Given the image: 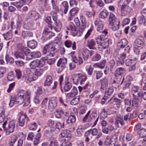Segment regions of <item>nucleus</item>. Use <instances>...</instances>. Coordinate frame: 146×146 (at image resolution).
Here are the masks:
<instances>
[{"mask_svg": "<svg viewBox=\"0 0 146 146\" xmlns=\"http://www.w3.org/2000/svg\"><path fill=\"white\" fill-rule=\"evenodd\" d=\"M78 8L75 7L72 9L70 11V15H72V16H75V15L78 12Z\"/></svg>", "mask_w": 146, "mask_h": 146, "instance_id": "obj_64", "label": "nucleus"}, {"mask_svg": "<svg viewBox=\"0 0 146 146\" xmlns=\"http://www.w3.org/2000/svg\"><path fill=\"white\" fill-rule=\"evenodd\" d=\"M25 0H21L14 3V5L17 8L21 7L25 4Z\"/></svg>", "mask_w": 146, "mask_h": 146, "instance_id": "obj_40", "label": "nucleus"}, {"mask_svg": "<svg viewBox=\"0 0 146 146\" xmlns=\"http://www.w3.org/2000/svg\"><path fill=\"white\" fill-rule=\"evenodd\" d=\"M128 3L127 0H121L119 1V5L121 8V16H125L127 14L129 8L127 5Z\"/></svg>", "mask_w": 146, "mask_h": 146, "instance_id": "obj_5", "label": "nucleus"}, {"mask_svg": "<svg viewBox=\"0 0 146 146\" xmlns=\"http://www.w3.org/2000/svg\"><path fill=\"white\" fill-rule=\"evenodd\" d=\"M126 54L125 53H123L121 54L119 56H116L115 57L116 61V65L120 66L124 64V60L126 57Z\"/></svg>", "mask_w": 146, "mask_h": 146, "instance_id": "obj_9", "label": "nucleus"}, {"mask_svg": "<svg viewBox=\"0 0 146 146\" xmlns=\"http://www.w3.org/2000/svg\"><path fill=\"white\" fill-rule=\"evenodd\" d=\"M76 121V117L74 115H71L66 120L67 123L71 125L74 123Z\"/></svg>", "mask_w": 146, "mask_h": 146, "instance_id": "obj_30", "label": "nucleus"}, {"mask_svg": "<svg viewBox=\"0 0 146 146\" xmlns=\"http://www.w3.org/2000/svg\"><path fill=\"white\" fill-rule=\"evenodd\" d=\"M101 87V89L106 90L108 87V81L106 78H104L100 80Z\"/></svg>", "mask_w": 146, "mask_h": 146, "instance_id": "obj_24", "label": "nucleus"}, {"mask_svg": "<svg viewBox=\"0 0 146 146\" xmlns=\"http://www.w3.org/2000/svg\"><path fill=\"white\" fill-rule=\"evenodd\" d=\"M64 122H63L62 123V124L60 122H57L55 124V127L54 128V129H57L58 130H60L62 128L64 127Z\"/></svg>", "mask_w": 146, "mask_h": 146, "instance_id": "obj_46", "label": "nucleus"}, {"mask_svg": "<svg viewBox=\"0 0 146 146\" xmlns=\"http://www.w3.org/2000/svg\"><path fill=\"white\" fill-rule=\"evenodd\" d=\"M124 80V78L121 76H115L114 80L111 81L112 86L116 89L118 88L119 86L122 84Z\"/></svg>", "mask_w": 146, "mask_h": 146, "instance_id": "obj_8", "label": "nucleus"}, {"mask_svg": "<svg viewBox=\"0 0 146 146\" xmlns=\"http://www.w3.org/2000/svg\"><path fill=\"white\" fill-rule=\"evenodd\" d=\"M59 81L60 86L62 84L64 85V89L65 92H67L72 88V84L69 81V78L68 77H66L64 80L63 75H61L59 78Z\"/></svg>", "mask_w": 146, "mask_h": 146, "instance_id": "obj_3", "label": "nucleus"}, {"mask_svg": "<svg viewBox=\"0 0 146 146\" xmlns=\"http://www.w3.org/2000/svg\"><path fill=\"white\" fill-rule=\"evenodd\" d=\"M32 53V56L34 58H39L41 56V54L40 52H33Z\"/></svg>", "mask_w": 146, "mask_h": 146, "instance_id": "obj_59", "label": "nucleus"}, {"mask_svg": "<svg viewBox=\"0 0 146 146\" xmlns=\"http://www.w3.org/2000/svg\"><path fill=\"white\" fill-rule=\"evenodd\" d=\"M48 109L51 111L55 109L57 106V101L56 97H52L49 101Z\"/></svg>", "mask_w": 146, "mask_h": 146, "instance_id": "obj_11", "label": "nucleus"}, {"mask_svg": "<svg viewBox=\"0 0 146 146\" xmlns=\"http://www.w3.org/2000/svg\"><path fill=\"white\" fill-rule=\"evenodd\" d=\"M108 15V11L106 10L102 11L100 14V17L102 19L106 18Z\"/></svg>", "mask_w": 146, "mask_h": 146, "instance_id": "obj_44", "label": "nucleus"}, {"mask_svg": "<svg viewBox=\"0 0 146 146\" xmlns=\"http://www.w3.org/2000/svg\"><path fill=\"white\" fill-rule=\"evenodd\" d=\"M18 50L15 53V55L17 58L24 59L25 58V55H27L30 52V50L27 47L23 46L21 44L17 45Z\"/></svg>", "mask_w": 146, "mask_h": 146, "instance_id": "obj_2", "label": "nucleus"}, {"mask_svg": "<svg viewBox=\"0 0 146 146\" xmlns=\"http://www.w3.org/2000/svg\"><path fill=\"white\" fill-rule=\"evenodd\" d=\"M47 124L48 126L51 128H52L54 129L55 127V125L54 121L51 119H49L47 121Z\"/></svg>", "mask_w": 146, "mask_h": 146, "instance_id": "obj_55", "label": "nucleus"}, {"mask_svg": "<svg viewBox=\"0 0 146 146\" xmlns=\"http://www.w3.org/2000/svg\"><path fill=\"white\" fill-rule=\"evenodd\" d=\"M51 44H46L44 47L43 50V53L44 54H46L47 56H50L51 57L54 56V52L52 53L50 52V50Z\"/></svg>", "mask_w": 146, "mask_h": 146, "instance_id": "obj_14", "label": "nucleus"}, {"mask_svg": "<svg viewBox=\"0 0 146 146\" xmlns=\"http://www.w3.org/2000/svg\"><path fill=\"white\" fill-rule=\"evenodd\" d=\"M115 120V124L117 127H119V124L121 126H123L124 125V121L123 119V117L120 115H117Z\"/></svg>", "mask_w": 146, "mask_h": 146, "instance_id": "obj_15", "label": "nucleus"}, {"mask_svg": "<svg viewBox=\"0 0 146 146\" xmlns=\"http://www.w3.org/2000/svg\"><path fill=\"white\" fill-rule=\"evenodd\" d=\"M40 134L38 133L36 135V137L32 141H33V144L35 145H37L40 142Z\"/></svg>", "mask_w": 146, "mask_h": 146, "instance_id": "obj_39", "label": "nucleus"}, {"mask_svg": "<svg viewBox=\"0 0 146 146\" xmlns=\"http://www.w3.org/2000/svg\"><path fill=\"white\" fill-rule=\"evenodd\" d=\"M4 38L6 40H9L12 38L13 37V34L12 31L10 30L5 33L3 34Z\"/></svg>", "mask_w": 146, "mask_h": 146, "instance_id": "obj_34", "label": "nucleus"}, {"mask_svg": "<svg viewBox=\"0 0 146 146\" xmlns=\"http://www.w3.org/2000/svg\"><path fill=\"white\" fill-rule=\"evenodd\" d=\"M101 58V56L100 54H96L94 55L92 58V60L93 61H97L99 60Z\"/></svg>", "mask_w": 146, "mask_h": 146, "instance_id": "obj_56", "label": "nucleus"}, {"mask_svg": "<svg viewBox=\"0 0 146 146\" xmlns=\"http://www.w3.org/2000/svg\"><path fill=\"white\" fill-rule=\"evenodd\" d=\"M97 30L98 31L100 32H102L104 33L105 35H106L108 33L107 31V30H105L104 31H102L104 27L103 24L97 26Z\"/></svg>", "mask_w": 146, "mask_h": 146, "instance_id": "obj_47", "label": "nucleus"}, {"mask_svg": "<svg viewBox=\"0 0 146 146\" xmlns=\"http://www.w3.org/2000/svg\"><path fill=\"white\" fill-rule=\"evenodd\" d=\"M105 38V36L103 35H101L98 36L96 39L97 43L98 44H100L99 45L101 46L102 42Z\"/></svg>", "mask_w": 146, "mask_h": 146, "instance_id": "obj_42", "label": "nucleus"}, {"mask_svg": "<svg viewBox=\"0 0 146 146\" xmlns=\"http://www.w3.org/2000/svg\"><path fill=\"white\" fill-rule=\"evenodd\" d=\"M31 72H32L37 78L38 76H40L42 74L43 70L40 68H37L33 69L31 70Z\"/></svg>", "mask_w": 146, "mask_h": 146, "instance_id": "obj_22", "label": "nucleus"}, {"mask_svg": "<svg viewBox=\"0 0 146 146\" xmlns=\"http://www.w3.org/2000/svg\"><path fill=\"white\" fill-rule=\"evenodd\" d=\"M80 74H73L71 78V79L74 84H77L79 83L80 80Z\"/></svg>", "mask_w": 146, "mask_h": 146, "instance_id": "obj_26", "label": "nucleus"}, {"mask_svg": "<svg viewBox=\"0 0 146 146\" xmlns=\"http://www.w3.org/2000/svg\"><path fill=\"white\" fill-rule=\"evenodd\" d=\"M125 64L126 66H129L128 69L129 72L134 70L135 69V61L134 60L127 59L125 61Z\"/></svg>", "mask_w": 146, "mask_h": 146, "instance_id": "obj_10", "label": "nucleus"}, {"mask_svg": "<svg viewBox=\"0 0 146 146\" xmlns=\"http://www.w3.org/2000/svg\"><path fill=\"white\" fill-rule=\"evenodd\" d=\"M22 22L19 20L16 22L14 20H12L11 22V27L13 30H15V34L19 35L20 34V30Z\"/></svg>", "mask_w": 146, "mask_h": 146, "instance_id": "obj_4", "label": "nucleus"}, {"mask_svg": "<svg viewBox=\"0 0 146 146\" xmlns=\"http://www.w3.org/2000/svg\"><path fill=\"white\" fill-rule=\"evenodd\" d=\"M105 91V96H110L113 93V90L112 87H110L107 89L106 88Z\"/></svg>", "mask_w": 146, "mask_h": 146, "instance_id": "obj_53", "label": "nucleus"}, {"mask_svg": "<svg viewBox=\"0 0 146 146\" xmlns=\"http://www.w3.org/2000/svg\"><path fill=\"white\" fill-rule=\"evenodd\" d=\"M54 34H55L53 32L46 29L43 31L42 37L44 39L47 40L54 36Z\"/></svg>", "mask_w": 146, "mask_h": 146, "instance_id": "obj_13", "label": "nucleus"}, {"mask_svg": "<svg viewBox=\"0 0 146 146\" xmlns=\"http://www.w3.org/2000/svg\"><path fill=\"white\" fill-rule=\"evenodd\" d=\"M61 135L62 137H65L64 140L65 141H68L71 137V134L69 131L66 130H63L61 133Z\"/></svg>", "mask_w": 146, "mask_h": 146, "instance_id": "obj_17", "label": "nucleus"}, {"mask_svg": "<svg viewBox=\"0 0 146 146\" xmlns=\"http://www.w3.org/2000/svg\"><path fill=\"white\" fill-rule=\"evenodd\" d=\"M32 23H30L28 20V21H26L24 23L23 27L25 29L29 30L32 28Z\"/></svg>", "mask_w": 146, "mask_h": 146, "instance_id": "obj_45", "label": "nucleus"}, {"mask_svg": "<svg viewBox=\"0 0 146 146\" xmlns=\"http://www.w3.org/2000/svg\"><path fill=\"white\" fill-rule=\"evenodd\" d=\"M122 101L119 99L116 98L111 97L108 101L109 103V106L110 108H115L116 107L119 108L121 104Z\"/></svg>", "mask_w": 146, "mask_h": 146, "instance_id": "obj_7", "label": "nucleus"}, {"mask_svg": "<svg viewBox=\"0 0 146 146\" xmlns=\"http://www.w3.org/2000/svg\"><path fill=\"white\" fill-rule=\"evenodd\" d=\"M109 39L107 38H105L101 43V46L104 49H106L108 48L109 46Z\"/></svg>", "mask_w": 146, "mask_h": 146, "instance_id": "obj_37", "label": "nucleus"}, {"mask_svg": "<svg viewBox=\"0 0 146 146\" xmlns=\"http://www.w3.org/2000/svg\"><path fill=\"white\" fill-rule=\"evenodd\" d=\"M22 35L24 38H25L33 36V33L29 31H23L22 32Z\"/></svg>", "mask_w": 146, "mask_h": 146, "instance_id": "obj_38", "label": "nucleus"}, {"mask_svg": "<svg viewBox=\"0 0 146 146\" xmlns=\"http://www.w3.org/2000/svg\"><path fill=\"white\" fill-rule=\"evenodd\" d=\"M73 62L75 63H77L78 62L79 64L80 65L83 63V60L81 57L80 56H79L78 57H76L74 59H73Z\"/></svg>", "mask_w": 146, "mask_h": 146, "instance_id": "obj_50", "label": "nucleus"}, {"mask_svg": "<svg viewBox=\"0 0 146 146\" xmlns=\"http://www.w3.org/2000/svg\"><path fill=\"white\" fill-rule=\"evenodd\" d=\"M80 82L81 85L82 86V84H84V82L87 79V77L86 76L84 75H82L80 74Z\"/></svg>", "mask_w": 146, "mask_h": 146, "instance_id": "obj_57", "label": "nucleus"}, {"mask_svg": "<svg viewBox=\"0 0 146 146\" xmlns=\"http://www.w3.org/2000/svg\"><path fill=\"white\" fill-rule=\"evenodd\" d=\"M35 137H36V135L33 133L31 132L29 133L28 135V137L27 139L28 140H31L32 141Z\"/></svg>", "mask_w": 146, "mask_h": 146, "instance_id": "obj_63", "label": "nucleus"}, {"mask_svg": "<svg viewBox=\"0 0 146 146\" xmlns=\"http://www.w3.org/2000/svg\"><path fill=\"white\" fill-rule=\"evenodd\" d=\"M96 44V42L93 39L89 40H87V46L90 49H95L94 46Z\"/></svg>", "mask_w": 146, "mask_h": 146, "instance_id": "obj_29", "label": "nucleus"}, {"mask_svg": "<svg viewBox=\"0 0 146 146\" xmlns=\"http://www.w3.org/2000/svg\"><path fill=\"white\" fill-rule=\"evenodd\" d=\"M30 94L27 92L24 93L22 90L19 92L15 97V102L19 104L24 103L23 105L26 106L29 105L30 103Z\"/></svg>", "mask_w": 146, "mask_h": 146, "instance_id": "obj_1", "label": "nucleus"}, {"mask_svg": "<svg viewBox=\"0 0 146 146\" xmlns=\"http://www.w3.org/2000/svg\"><path fill=\"white\" fill-rule=\"evenodd\" d=\"M57 15L56 13H54L52 15L53 20L54 21L53 26H50V29L52 30L53 27L54 28L55 30L57 32L60 31L62 27V23L59 21L57 20Z\"/></svg>", "mask_w": 146, "mask_h": 146, "instance_id": "obj_6", "label": "nucleus"}, {"mask_svg": "<svg viewBox=\"0 0 146 146\" xmlns=\"http://www.w3.org/2000/svg\"><path fill=\"white\" fill-rule=\"evenodd\" d=\"M139 100L137 98H134L131 102V106L137 107Z\"/></svg>", "mask_w": 146, "mask_h": 146, "instance_id": "obj_48", "label": "nucleus"}, {"mask_svg": "<svg viewBox=\"0 0 146 146\" xmlns=\"http://www.w3.org/2000/svg\"><path fill=\"white\" fill-rule=\"evenodd\" d=\"M107 117V113L105 109H104L100 114V117L101 119H105Z\"/></svg>", "mask_w": 146, "mask_h": 146, "instance_id": "obj_58", "label": "nucleus"}, {"mask_svg": "<svg viewBox=\"0 0 146 146\" xmlns=\"http://www.w3.org/2000/svg\"><path fill=\"white\" fill-rule=\"evenodd\" d=\"M64 7V13L66 14L68 10V2L66 1H64L62 3Z\"/></svg>", "mask_w": 146, "mask_h": 146, "instance_id": "obj_54", "label": "nucleus"}, {"mask_svg": "<svg viewBox=\"0 0 146 146\" xmlns=\"http://www.w3.org/2000/svg\"><path fill=\"white\" fill-rule=\"evenodd\" d=\"M36 78V77L35 76L32 72H31V73H29L28 75L27 81V82H31L32 81L35 80Z\"/></svg>", "mask_w": 146, "mask_h": 146, "instance_id": "obj_32", "label": "nucleus"}, {"mask_svg": "<svg viewBox=\"0 0 146 146\" xmlns=\"http://www.w3.org/2000/svg\"><path fill=\"white\" fill-rule=\"evenodd\" d=\"M45 20L46 22L48 24V27L50 29V26H53L52 22L51 21V18L50 17H47L45 18Z\"/></svg>", "mask_w": 146, "mask_h": 146, "instance_id": "obj_49", "label": "nucleus"}, {"mask_svg": "<svg viewBox=\"0 0 146 146\" xmlns=\"http://www.w3.org/2000/svg\"><path fill=\"white\" fill-rule=\"evenodd\" d=\"M119 21L118 19L116 21L110 23V25L111 26L112 30L114 31L118 30L119 29Z\"/></svg>", "mask_w": 146, "mask_h": 146, "instance_id": "obj_23", "label": "nucleus"}, {"mask_svg": "<svg viewBox=\"0 0 146 146\" xmlns=\"http://www.w3.org/2000/svg\"><path fill=\"white\" fill-rule=\"evenodd\" d=\"M30 66L31 69V70L33 69H36V68H38V65L37 60H34L31 62Z\"/></svg>", "mask_w": 146, "mask_h": 146, "instance_id": "obj_43", "label": "nucleus"}, {"mask_svg": "<svg viewBox=\"0 0 146 146\" xmlns=\"http://www.w3.org/2000/svg\"><path fill=\"white\" fill-rule=\"evenodd\" d=\"M56 114L55 117L58 118H60L62 116H67L68 115V113L66 112H64L62 109L61 108L56 109Z\"/></svg>", "mask_w": 146, "mask_h": 146, "instance_id": "obj_16", "label": "nucleus"}, {"mask_svg": "<svg viewBox=\"0 0 146 146\" xmlns=\"http://www.w3.org/2000/svg\"><path fill=\"white\" fill-rule=\"evenodd\" d=\"M39 17L38 13L36 11H33L28 14V19H32L33 20H36Z\"/></svg>", "mask_w": 146, "mask_h": 146, "instance_id": "obj_18", "label": "nucleus"}, {"mask_svg": "<svg viewBox=\"0 0 146 146\" xmlns=\"http://www.w3.org/2000/svg\"><path fill=\"white\" fill-rule=\"evenodd\" d=\"M47 57H42L40 60H37L38 68H40L44 66L47 61Z\"/></svg>", "mask_w": 146, "mask_h": 146, "instance_id": "obj_31", "label": "nucleus"}, {"mask_svg": "<svg viewBox=\"0 0 146 146\" xmlns=\"http://www.w3.org/2000/svg\"><path fill=\"white\" fill-rule=\"evenodd\" d=\"M144 43V39L143 37H140L135 41L134 46H135V47H140L143 46Z\"/></svg>", "mask_w": 146, "mask_h": 146, "instance_id": "obj_19", "label": "nucleus"}, {"mask_svg": "<svg viewBox=\"0 0 146 146\" xmlns=\"http://www.w3.org/2000/svg\"><path fill=\"white\" fill-rule=\"evenodd\" d=\"M92 131V134L93 135H96L98 133V130L96 128H94L92 130L90 129L86 132V133L89 134Z\"/></svg>", "mask_w": 146, "mask_h": 146, "instance_id": "obj_60", "label": "nucleus"}, {"mask_svg": "<svg viewBox=\"0 0 146 146\" xmlns=\"http://www.w3.org/2000/svg\"><path fill=\"white\" fill-rule=\"evenodd\" d=\"M109 21L110 23L116 21V19H118L116 18L115 16L113 13H111L109 17Z\"/></svg>", "mask_w": 146, "mask_h": 146, "instance_id": "obj_52", "label": "nucleus"}, {"mask_svg": "<svg viewBox=\"0 0 146 146\" xmlns=\"http://www.w3.org/2000/svg\"><path fill=\"white\" fill-rule=\"evenodd\" d=\"M67 62V60L66 59L60 58L58 61L57 63V66H60L61 70H63L66 68V64Z\"/></svg>", "mask_w": 146, "mask_h": 146, "instance_id": "obj_20", "label": "nucleus"}, {"mask_svg": "<svg viewBox=\"0 0 146 146\" xmlns=\"http://www.w3.org/2000/svg\"><path fill=\"white\" fill-rule=\"evenodd\" d=\"M15 123L16 122L14 121H10L8 127H7V130L9 132H13L14 131Z\"/></svg>", "mask_w": 146, "mask_h": 146, "instance_id": "obj_28", "label": "nucleus"}, {"mask_svg": "<svg viewBox=\"0 0 146 146\" xmlns=\"http://www.w3.org/2000/svg\"><path fill=\"white\" fill-rule=\"evenodd\" d=\"M5 110H3L1 113H0V123L4 121L5 117Z\"/></svg>", "mask_w": 146, "mask_h": 146, "instance_id": "obj_62", "label": "nucleus"}, {"mask_svg": "<svg viewBox=\"0 0 146 146\" xmlns=\"http://www.w3.org/2000/svg\"><path fill=\"white\" fill-rule=\"evenodd\" d=\"M80 98L79 96L74 98L71 101V104L72 105H75L78 104L80 101Z\"/></svg>", "mask_w": 146, "mask_h": 146, "instance_id": "obj_51", "label": "nucleus"}, {"mask_svg": "<svg viewBox=\"0 0 146 146\" xmlns=\"http://www.w3.org/2000/svg\"><path fill=\"white\" fill-rule=\"evenodd\" d=\"M27 46L30 48L34 49L36 48L37 45V42L35 41L32 40L27 42Z\"/></svg>", "mask_w": 146, "mask_h": 146, "instance_id": "obj_35", "label": "nucleus"}, {"mask_svg": "<svg viewBox=\"0 0 146 146\" xmlns=\"http://www.w3.org/2000/svg\"><path fill=\"white\" fill-rule=\"evenodd\" d=\"M64 44L67 48H70L72 46V49L73 50H75L76 48V43L74 41L72 44L71 41L69 40H68L65 42Z\"/></svg>", "mask_w": 146, "mask_h": 146, "instance_id": "obj_25", "label": "nucleus"}, {"mask_svg": "<svg viewBox=\"0 0 146 146\" xmlns=\"http://www.w3.org/2000/svg\"><path fill=\"white\" fill-rule=\"evenodd\" d=\"M29 128L31 130H35L37 128V125L36 123H32L28 125Z\"/></svg>", "mask_w": 146, "mask_h": 146, "instance_id": "obj_61", "label": "nucleus"}, {"mask_svg": "<svg viewBox=\"0 0 146 146\" xmlns=\"http://www.w3.org/2000/svg\"><path fill=\"white\" fill-rule=\"evenodd\" d=\"M52 82V77L50 75H48L45 81L44 86H50Z\"/></svg>", "mask_w": 146, "mask_h": 146, "instance_id": "obj_36", "label": "nucleus"}, {"mask_svg": "<svg viewBox=\"0 0 146 146\" xmlns=\"http://www.w3.org/2000/svg\"><path fill=\"white\" fill-rule=\"evenodd\" d=\"M139 87L138 86H134L132 88V92L133 96L140 97V92H141L139 91Z\"/></svg>", "mask_w": 146, "mask_h": 146, "instance_id": "obj_21", "label": "nucleus"}, {"mask_svg": "<svg viewBox=\"0 0 146 146\" xmlns=\"http://www.w3.org/2000/svg\"><path fill=\"white\" fill-rule=\"evenodd\" d=\"M25 119H27L28 121L29 120L28 117H27L25 114L21 112L18 119L19 123L20 126L23 127L24 126Z\"/></svg>", "mask_w": 146, "mask_h": 146, "instance_id": "obj_12", "label": "nucleus"}, {"mask_svg": "<svg viewBox=\"0 0 146 146\" xmlns=\"http://www.w3.org/2000/svg\"><path fill=\"white\" fill-rule=\"evenodd\" d=\"M128 44V41L125 39H122L117 44L118 47L124 48Z\"/></svg>", "mask_w": 146, "mask_h": 146, "instance_id": "obj_33", "label": "nucleus"}, {"mask_svg": "<svg viewBox=\"0 0 146 146\" xmlns=\"http://www.w3.org/2000/svg\"><path fill=\"white\" fill-rule=\"evenodd\" d=\"M125 70L124 68L120 67L118 68L115 72V76L118 77L120 76H122V75L125 72Z\"/></svg>", "mask_w": 146, "mask_h": 146, "instance_id": "obj_27", "label": "nucleus"}, {"mask_svg": "<svg viewBox=\"0 0 146 146\" xmlns=\"http://www.w3.org/2000/svg\"><path fill=\"white\" fill-rule=\"evenodd\" d=\"M80 20L82 25V27H81L82 31H84L86 27V19L84 16H81Z\"/></svg>", "mask_w": 146, "mask_h": 146, "instance_id": "obj_41", "label": "nucleus"}]
</instances>
